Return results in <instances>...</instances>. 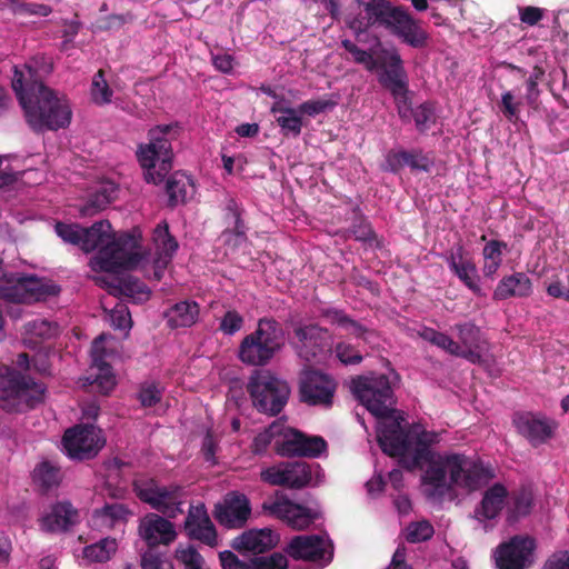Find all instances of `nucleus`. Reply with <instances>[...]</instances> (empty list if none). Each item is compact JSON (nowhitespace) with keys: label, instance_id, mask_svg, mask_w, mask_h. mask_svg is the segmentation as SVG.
Masks as SVG:
<instances>
[{"label":"nucleus","instance_id":"5","mask_svg":"<svg viewBox=\"0 0 569 569\" xmlns=\"http://www.w3.org/2000/svg\"><path fill=\"white\" fill-rule=\"evenodd\" d=\"M178 130L177 123L154 126L148 130L149 141L138 146L136 156L148 183H161L172 169L171 140L176 139Z\"/></svg>","mask_w":569,"mask_h":569},{"label":"nucleus","instance_id":"33","mask_svg":"<svg viewBox=\"0 0 569 569\" xmlns=\"http://www.w3.org/2000/svg\"><path fill=\"white\" fill-rule=\"evenodd\" d=\"M200 307L196 301H180L166 311V318L170 328H188L198 320Z\"/></svg>","mask_w":569,"mask_h":569},{"label":"nucleus","instance_id":"25","mask_svg":"<svg viewBox=\"0 0 569 569\" xmlns=\"http://www.w3.org/2000/svg\"><path fill=\"white\" fill-rule=\"evenodd\" d=\"M138 532L149 549L159 545L168 546L177 537L173 525L164 517L153 512L147 513L140 519Z\"/></svg>","mask_w":569,"mask_h":569},{"label":"nucleus","instance_id":"64","mask_svg":"<svg viewBox=\"0 0 569 569\" xmlns=\"http://www.w3.org/2000/svg\"><path fill=\"white\" fill-rule=\"evenodd\" d=\"M542 569H569V552L552 555L543 565Z\"/></svg>","mask_w":569,"mask_h":569},{"label":"nucleus","instance_id":"60","mask_svg":"<svg viewBox=\"0 0 569 569\" xmlns=\"http://www.w3.org/2000/svg\"><path fill=\"white\" fill-rule=\"evenodd\" d=\"M260 479L269 483L271 486H282L286 487V473H284V465L282 467L272 466L263 469L260 472Z\"/></svg>","mask_w":569,"mask_h":569},{"label":"nucleus","instance_id":"19","mask_svg":"<svg viewBox=\"0 0 569 569\" xmlns=\"http://www.w3.org/2000/svg\"><path fill=\"white\" fill-rule=\"evenodd\" d=\"M512 425L518 435L532 447L546 443L555 435L557 425L543 415L531 411H517L512 416Z\"/></svg>","mask_w":569,"mask_h":569},{"label":"nucleus","instance_id":"62","mask_svg":"<svg viewBox=\"0 0 569 569\" xmlns=\"http://www.w3.org/2000/svg\"><path fill=\"white\" fill-rule=\"evenodd\" d=\"M111 322L116 329L124 330L131 327V317L128 308L117 306L111 312Z\"/></svg>","mask_w":569,"mask_h":569},{"label":"nucleus","instance_id":"34","mask_svg":"<svg viewBox=\"0 0 569 569\" xmlns=\"http://www.w3.org/2000/svg\"><path fill=\"white\" fill-rule=\"evenodd\" d=\"M346 232L348 237H352L357 241L377 248L381 247V241L378 239L371 222L362 214L359 207L353 208L352 220Z\"/></svg>","mask_w":569,"mask_h":569},{"label":"nucleus","instance_id":"30","mask_svg":"<svg viewBox=\"0 0 569 569\" xmlns=\"http://www.w3.org/2000/svg\"><path fill=\"white\" fill-rule=\"evenodd\" d=\"M78 519V511L70 502H58L51 511L42 518V528L56 532L68 530Z\"/></svg>","mask_w":569,"mask_h":569},{"label":"nucleus","instance_id":"1","mask_svg":"<svg viewBox=\"0 0 569 569\" xmlns=\"http://www.w3.org/2000/svg\"><path fill=\"white\" fill-rule=\"evenodd\" d=\"M438 442L437 432L421 430L416 436V448L411 458L403 460V468L410 471L422 469L427 465L422 482L432 488L430 496H443L455 488L472 492L495 478L490 467L481 461L470 460L465 455L451 453L437 457L431 447Z\"/></svg>","mask_w":569,"mask_h":569},{"label":"nucleus","instance_id":"27","mask_svg":"<svg viewBox=\"0 0 569 569\" xmlns=\"http://www.w3.org/2000/svg\"><path fill=\"white\" fill-rule=\"evenodd\" d=\"M458 337L460 353L457 357L463 358L471 363H480L482 360L481 345L483 342L481 330L471 321L459 322L451 328Z\"/></svg>","mask_w":569,"mask_h":569},{"label":"nucleus","instance_id":"2","mask_svg":"<svg viewBox=\"0 0 569 569\" xmlns=\"http://www.w3.org/2000/svg\"><path fill=\"white\" fill-rule=\"evenodd\" d=\"M362 13L348 19V27L356 33L368 32L372 28H382L398 37L403 43L422 49L428 46L429 33L421 22L416 20L402 6H395L389 0H353Z\"/></svg>","mask_w":569,"mask_h":569},{"label":"nucleus","instance_id":"12","mask_svg":"<svg viewBox=\"0 0 569 569\" xmlns=\"http://www.w3.org/2000/svg\"><path fill=\"white\" fill-rule=\"evenodd\" d=\"M331 345L332 338L327 328L302 321L292 325L290 346L300 359L313 361L325 356L331 349Z\"/></svg>","mask_w":569,"mask_h":569},{"label":"nucleus","instance_id":"23","mask_svg":"<svg viewBox=\"0 0 569 569\" xmlns=\"http://www.w3.org/2000/svg\"><path fill=\"white\" fill-rule=\"evenodd\" d=\"M433 166V158L429 153L420 148H413L389 150L381 168L392 173H399L405 167L410 168L412 172H430Z\"/></svg>","mask_w":569,"mask_h":569},{"label":"nucleus","instance_id":"20","mask_svg":"<svg viewBox=\"0 0 569 569\" xmlns=\"http://www.w3.org/2000/svg\"><path fill=\"white\" fill-rule=\"evenodd\" d=\"M249 498L239 491L228 492L223 501L214 507V518L227 529H240L246 526L251 516Z\"/></svg>","mask_w":569,"mask_h":569},{"label":"nucleus","instance_id":"54","mask_svg":"<svg viewBox=\"0 0 569 569\" xmlns=\"http://www.w3.org/2000/svg\"><path fill=\"white\" fill-rule=\"evenodd\" d=\"M241 208L234 199H229L226 204V219L232 220V230L231 232L238 237L246 236V226L243 220L241 219Z\"/></svg>","mask_w":569,"mask_h":569},{"label":"nucleus","instance_id":"44","mask_svg":"<svg viewBox=\"0 0 569 569\" xmlns=\"http://www.w3.org/2000/svg\"><path fill=\"white\" fill-rule=\"evenodd\" d=\"M163 395L162 386L157 381H144L140 385L137 399L144 408L158 405Z\"/></svg>","mask_w":569,"mask_h":569},{"label":"nucleus","instance_id":"47","mask_svg":"<svg viewBox=\"0 0 569 569\" xmlns=\"http://www.w3.org/2000/svg\"><path fill=\"white\" fill-rule=\"evenodd\" d=\"M341 46L352 56L355 62L362 64L368 71H373L378 68V58L375 59L370 52L359 48L351 40H342Z\"/></svg>","mask_w":569,"mask_h":569},{"label":"nucleus","instance_id":"63","mask_svg":"<svg viewBox=\"0 0 569 569\" xmlns=\"http://www.w3.org/2000/svg\"><path fill=\"white\" fill-rule=\"evenodd\" d=\"M520 21L530 27L536 26L543 18V10L538 7L519 8Z\"/></svg>","mask_w":569,"mask_h":569},{"label":"nucleus","instance_id":"56","mask_svg":"<svg viewBox=\"0 0 569 569\" xmlns=\"http://www.w3.org/2000/svg\"><path fill=\"white\" fill-rule=\"evenodd\" d=\"M243 322V317L237 310H228L220 320L219 329L232 336L242 328Z\"/></svg>","mask_w":569,"mask_h":569},{"label":"nucleus","instance_id":"17","mask_svg":"<svg viewBox=\"0 0 569 569\" xmlns=\"http://www.w3.org/2000/svg\"><path fill=\"white\" fill-rule=\"evenodd\" d=\"M286 557L297 561L328 565L333 558V547L319 535L292 537L283 548Z\"/></svg>","mask_w":569,"mask_h":569},{"label":"nucleus","instance_id":"28","mask_svg":"<svg viewBox=\"0 0 569 569\" xmlns=\"http://www.w3.org/2000/svg\"><path fill=\"white\" fill-rule=\"evenodd\" d=\"M533 292L531 279L525 272L505 276L497 284L492 298L496 301L510 298H528Z\"/></svg>","mask_w":569,"mask_h":569},{"label":"nucleus","instance_id":"45","mask_svg":"<svg viewBox=\"0 0 569 569\" xmlns=\"http://www.w3.org/2000/svg\"><path fill=\"white\" fill-rule=\"evenodd\" d=\"M112 94L113 92L104 78V71L99 69L93 76L91 83L92 101L99 106H103L111 102Z\"/></svg>","mask_w":569,"mask_h":569},{"label":"nucleus","instance_id":"10","mask_svg":"<svg viewBox=\"0 0 569 569\" xmlns=\"http://www.w3.org/2000/svg\"><path fill=\"white\" fill-rule=\"evenodd\" d=\"M133 492L144 503L168 518L182 513L184 488L177 483L160 486L153 478L137 479L132 483Z\"/></svg>","mask_w":569,"mask_h":569},{"label":"nucleus","instance_id":"42","mask_svg":"<svg viewBox=\"0 0 569 569\" xmlns=\"http://www.w3.org/2000/svg\"><path fill=\"white\" fill-rule=\"evenodd\" d=\"M283 430L282 421H273L268 428L259 432L251 445V450L254 455H263L270 445L273 446L276 451V441Z\"/></svg>","mask_w":569,"mask_h":569},{"label":"nucleus","instance_id":"38","mask_svg":"<svg viewBox=\"0 0 569 569\" xmlns=\"http://www.w3.org/2000/svg\"><path fill=\"white\" fill-rule=\"evenodd\" d=\"M286 487L290 489H302L307 487L312 478L311 467L303 461L284 463Z\"/></svg>","mask_w":569,"mask_h":569},{"label":"nucleus","instance_id":"4","mask_svg":"<svg viewBox=\"0 0 569 569\" xmlns=\"http://www.w3.org/2000/svg\"><path fill=\"white\" fill-rule=\"evenodd\" d=\"M82 251L99 249L98 260L103 271L133 270L143 259L138 251V239L129 232L117 236L109 220L97 221L89 228L82 227Z\"/></svg>","mask_w":569,"mask_h":569},{"label":"nucleus","instance_id":"59","mask_svg":"<svg viewBox=\"0 0 569 569\" xmlns=\"http://www.w3.org/2000/svg\"><path fill=\"white\" fill-rule=\"evenodd\" d=\"M219 560L222 569H253L252 558L249 561L240 560L239 557L230 550L219 553Z\"/></svg>","mask_w":569,"mask_h":569},{"label":"nucleus","instance_id":"26","mask_svg":"<svg viewBox=\"0 0 569 569\" xmlns=\"http://www.w3.org/2000/svg\"><path fill=\"white\" fill-rule=\"evenodd\" d=\"M184 531L189 538L213 547L217 545V530L203 503L190 506L184 520Z\"/></svg>","mask_w":569,"mask_h":569},{"label":"nucleus","instance_id":"24","mask_svg":"<svg viewBox=\"0 0 569 569\" xmlns=\"http://www.w3.org/2000/svg\"><path fill=\"white\" fill-rule=\"evenodd\" d=\"M280 536L270 528L249 529L231 541L233 550L240 553L258 555L272 550L279 542Z\"/></svg>","mask_w":569,"mask_h":569},{"label":"nucleus","instance_id":"22","mask_svg":"<svg viewBox=\"0 0 569 569\" xmlns=\"http://www.w3.org/2000/svg\"><path fill=\"white\" fill-rule=\"evenodd\" d=\"M443 259L447 262L450 271L475 295H481V288L478 283L479 276L476 263L469 256L461 241L455 243L448 249Z\"/></svg>","mask_w":569,"mask_h":569},{"label":"nucleus","instance_id":"6","mask_svg":"<svg viewBox=\"0 0 569 569\" xmlns=\"http://www.w3.org/2000/svg\"><path fill=\"white\" fill-rule=\"evenodd\" d=\"M286 343L282 325L272 317L258 320L257 328L247 335L238 348L239 360L248 366H267Z\"/></svg>","mask_w":569,"mask_h":569},{"label":"nucleus","instance_id":"57","mask_svg":"<svg viewBox=\"0 0 569 569\" xmlns=\"http://www.w3.org/2000/svg\"><path fill=\"white\" fill-rule=\"evenodd\" d=\"M336 102L330 99H317L308 100L299 104V112L301 114H308L310 117L322 113L329 109H332Z\"/></svg>","mask_w":569,"mask_h":569},{"label":"nucleus","instance_id":"43","mask_svg":"<svg viewBox=\"0 0 569 569\" xmlns=\"http://www.w3.org/2000/svg\"><path fill=\"white\" fill-rule=\"evenodd\" d=\"M117 547L116 539L104 538L97 543L87 546L83 549V557L90 561L104 562L116 552Z\"/></svg>","mask_w":569,"mask_h":569},{"label":"nucleus","instance_id":"52","mask_svg":"<svg viewBox=\"0 0 569 569\" xmlns=\"http://www.w3.org/2000/svg\"><path fill=\"white\" fill-rule=\"evenodd\" d=\"M253 569H287L288 559L281 552L268 556L252 557Z\"/></svg>","mask_w":569,"mask_h":569},{"label":"nucleus","instance_id":"7","mask_svg":"<svg viewBox=\"0 0 569 569\" xmlns=\"http://www.w3.org/2000/svg\"><path fill=\"white\" fill-rule=\"evenodd\" d=\"M247 391L253 408L270 417L283 410L291 393L288 381L269 369L254 370L249 377Z\"/></svg>","mask_w":569,"mask_h":569},{"label":"nucleus","instance_id":"15","mask_svg":"<svg viewBox=\"0 0 569 569\" xmlns=\"http://www.w3.org/2000/svg\"><path fill=\"white\" fill-rule=\"evenodd\" d=\"M261 508L266 515L286 522L296 530L307 529L320 516L317 510L292 502L279 492L276 493L274 499L264 500Z\"/></svg>","mask_w":569,"mask_h":569},{"label":"nucleus","instance_id":"14","mask_svg":"<svg viewBox=\"0 0 569 569\" xmlns=\"http://www.w3.org/2000/svg\"><path fill=\"white\" fill-rule=\"evenodd\" d=\"M101 430L93 426L78 425L66 430L62 446L67 456L73 460H89L104 446Z\"/></svg>","mask_w":569,"mask_h":569},{"label":"nucleus","instance_id":"37","mask_svg":"<svg viewBox=\"0 0 569 569\" xmlns=\"http://www.w3.org/2000/svg\"><path fill=\"white\" fill-rule=\"evenodd\" d=\"M117 191L113 183L101 186L89 196L87 202L80 209V214L82 217H91L104 210L117 198Z\"/></svg>","mask_w":569,"mask_h":569},{"label":"nucleus","instance_id":"50","mask_svg":"<svg viewBox=\"0 0 569 569\" xmlns=\"http://www.w3.org/2000/svg\"><path fill=\"white\" fill-rule=\"evenodd\" d=\"M11 2V10L16 16H39L47 17L52 12V8L48 4L36 2H19L17 0H9Z\"/></svg>","mask_w":569,"mask_h":569},{"label":"nucleus","instance_id":"8","mask_svg":"<svg viewBox=\"0 0 569 569\" xmlns=\"http://www.w3.org/2000/svg\"><path fill=\"white\" fill-rule=\"evenodd\" d=\"M46 387L11 368L0 371V409L26 412L43 401Z\"/></svg>","mask_w":569,"mask_h":569},{"label":"nucleus","instance_id":"53","mask_svg":"<svg viewBox=\"0 0 569 569\" xmlns=\"http://www.w3.org/2000/svg\"><path fill=\"white\" fill-rule=\"evenodd\" d=\"M521 100H516L512 91H506L501 94L500 111L511 122L519 119Z\"/></svg>","mask_w":569,"mask_h":569},{"label":"nucleus","instance_id":"16","mask_svg":"<svg viewBox=\"0 0 569 569\" xmlns=\"http://www.w3.org/2000/svg\"><path fill=\"white\" fill-rule=\"evenodd\" d=\"M421 430H406L398 420H392L378 429L377 440L381 450L390 456L399 458L403 467V460L411 458L416 448V436Z\"/></svg>","mask_w":569,"mask_h":569},{"label":"nucleus","instance_id":"36","mask_svg":"<svg viewBox=\"0 0 569 569\" xmlns=\"http://www.w3.org/2000/svg\"><path fill=\"white\" fill-rule=\"evenodd\" d=\"M406 102L408 108L407 114H398L403 121H410V119L412 118L415 120L416 128L419 132H426L431 128L432 124L436 123L437 116L435 107L431 102H423L413 109L410 93L407 96Z\"/></svg>","mask_w":569,"mask_h":569},{"label":"nucleus","instance_id":"29","mask_svg":"<svg viewBox=\"0 0 569 569\" xmlns=\"http://www.w3.org/2000/svg\"><path fill=\"white\" fill-rule=\"evenodd\" d=\"M508 497V490L502 483H495L489 487L482 496L475 513L479 520H492L502 511Z\"/></svg>","mask_w":569,"mask_h":569},{"label":"nucleus","instance_id":"31","mask_svg":"<svg viewBox=\"0 0 569 569\" xmlns=\"http://www.w3.org/2000/svg\"><path fill=\"white\" fill-rule=\"evenodd\" d=\"M270 111L273 114H279L276 117V122L284 137L297 138L300 136L303 120L299 108L286 107L277 102L272 104Z\"/></svg>","mask_w":569,"mask_h":569},{"label":"nucleus","instance_id":"55","mask_svg":"<svg viewBox=\"0 0 569 569\" xmlns=\"http://www.w3.org/2000/svg\"><path fill=\"white\" fill-rule=\"evenodd\" d=\"M335 352L343 365H358L362 361L360 351L348 342H338L335 347Z\"/></svg>","mask_w":569,"mask_h":569},{"label":"nucleus","instance_id":"3","mask_svg":"<svg viewBox=\"0 0 569 569\" xmlns=\"http://www.w3.org/2000/svg\"><path fill=\"white\" fill-rule=\"evenodd\" d=\"M12 88L32 131H57L70 124L72 111L68 100L43 82L33 80L24 83L23 74L16 71Z\"/></svg>","mask_w":569,"mask_h":569},{"label":"nucleus","instance_id":"35","mask_svg":"<svg viewBox=\"0 0 569 569\" xmlns=\"http://www.w3.org/2000/svg\"><path fill=\"white\" fill-rule=\"evenodd\" d=\"M93 367L96 368V373L87 378L89 386L92 390L103 396L109 395L116 387V377L112 372V367L100 357L93 358Z\"/></svg>","mask_w":569,"mask_h":569},{"label":"nucleus","instance_id":"32","mask_svg":"<svg viewBox=\"0 0 569 569\" xmlns=\"http://www.w3.org/2000/svg\"><path fill=\"white\" fill-rule=\"evenodd\" d=\"M152 239L157 249L159 258L157 259L158 264L166 267L176 251L178 250V241L169 231V224L166 220L159 222L153 229Z\"/></svg>","mask_w":569,"mask_h":569},{"label":"nucleus","instance_id":"48","mask_svg":"<svg viewBox=\"0 0 569 569\" xmlns=\"http://www.w3.org/2000/svg\"><path fill=\"white\" fill-rule=\"evenodd\" d=\"M54 231L66 243L78 246L81 249L83 238L80 224L58 221L54 224Z\"/></svg>","mask_w":569,"mask_h":569},{"label":"nucleus","instance_id":"46","mask_svg":"<svg viewBox=\"0 0 569 569\" xmlns=\"http://www.w3.org/2000/svg\"><path fill=\"white\" fill-rule=\"evenodd\" d=\"M543 76L545 69L541 66L536 64L532 69V72L526 79L525 100L526 103L533 109H537L538 107V100L541 93L538 84Z\"/></svg>","mask_w":569,"mask_h":569},{"label":"nucleus","instance_id":"49","mask_svg":"<svg viewBox=\"0 0 569 569\" xmlns=\"http://www.w3.org/2000/svg\"><path fill=\"white\" fill-rule=\"evenodd\" d=\"M433 533V527L429 521L411 522L406 529V540L410 543H418L429 540Z\"/></svg>","mask_w":569,"mask_h":569},{"label":"nucleus","instance_id":"61","mask_svg":"<svg viewBox=\"0 0 569 569\" xmlns=\"http://www.w3.org/2000/svg\"><path fill=\"white\" fill-rule=\"evenodd\" d=\"M507 249V243L500 240H490L483 248V258L486 261L502 262V250Z\"/></svg>","mask_w":569,"mask_h":569},{"label":"nucleus","instance_id":"39","mask_svg":"<svg viewBox=\"0 0 569 569\" xmlns=\"http://www.w3.org/2000/svg\"><path fill=\"white\" fill-rule=\"evenodd\" d=\"M32 478L42 491H48L57 487L61 481V471L58 466L51 461L44 460L38 463L32 472Z\"/></svg>","mask_w":569,"mask_h":569},{"label":"nucleus","instance_id":"41","mask_svg":"<svg viewBox=\"0 0 569 569\" xmlns=\"http://www.w3.org/2000/svg\"><path fill=\"white\" fill-rule=\"evenodd\" d=\"M128 509L121 503H107L101 509L94 510L92 521L96 526L114 527L119 520H126Z\"/></svg>","mask_w":569,"mask_h":569},{"label":"nucleus","instance_id":"51","mask_svg":"<svg viewBox=\"0 0 569 569\" xmlns=\"http://www.w3.org/2000/svg\"><path fill=\"white\" fill-rule=\"evenodd\" d=\"M27 332L33 337L47 340L58 333V326L46 319H36L29 321L26 326Z\"/></svg>","mask_w":569,"mask_h":569},{"label":"nucleus","instance_id":"11","mask_svg":"<svg viewBox=\"0 0 569 569\" xmlns=\"http://www.w3.org/2000/svg\"><path fill=\"white\" fill-rule=\"evenodd\" d=\"M378 81L392 96L398 113L406 116L407 96L410 93L408 73L397 49L383 50L378 57Z\"/></svg>","mask_w":569,"mask_h":569},{"label":"nucleus","instance_id":"58","mask_svg":"<svg viewBox=\"0 0 569 569\" xmlns=\"http://www.w3.org/2000/svg\"><path fill=\"white\" fill-rule=\"evenodd\" d=\"M142 569H173L169 559L156 553L152 549L146 551L141 557Z\"/></svg>","mask_w":569,"mask_h":569},{"label":"nucleus","instance_id":"40","mask_svg":"<svg viewBox=\"0 0 569 569\" xmlns=\"http://www.w3.org/2000/svg\"><path fill=\"white\" fill-rule=\"evenodd\" d=\"M191 186V180L188 176L181 172L171 174L166 183V191L169 197V206L176 207L178 203L186 202L187 188Z\"/></svg>","mask_w":569,"mask_h":569},{"label":"nucleus","instance_id":"13","mask_svg":"<svg viewBox=\"0 0 569 569\" xmlns=\"http://www.w3.org/2000/svg\"><path fill=\"white\" fill-rule=\"evenodd\" d=\"M328 448L321 436H309L283 423L280 437L276 441V453L280 457L318 458Z\"/></svg>","mask_w":569,"mask_h":569},{"label":"nucleus","instance_id":"18","mask_svg":"<svg viewBox=\"0 0 569 569\" xmlns=\"http://www.w3.org/2000/svg\"><path fill=\"white\" fill-rule=\"evenodd\" d=\"M336 389L337 382L331 376L319 370H309L300 379V401L309 406L330 407Z\"/></svg>","mask_w":569,"mask_h":569},{"label":"nucleus","instance_id":"21","mask_svg":"<svg viewBox=\"0 0 569 569\" xmlns=\"http://www.w3.org/2000/svg\"><path fill=\"white\" fill-rule=\"evenodd\" d=\"M535 541L529 537L515 536L509 541L500 543L495 551L498 569H526L530 566V557Z\"/></svg>","mask_w":569,"mask_h":569},{"label":"nucleus","instance_id":"9","mask_svg":"<svg viewBox=\"0 0 569 569\" xmlns=\"http://www.w3.org/2000/svg\"><path fill=\"white\" fill-rule=\"evenodd\" d=\"M351 390L372 416L391 418L395 413V392L388 376H358L351 381Z\"/></svg>","mask_w":569,"mask_h":569}]
</instances>
